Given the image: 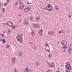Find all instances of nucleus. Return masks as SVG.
<instances>
[{"label": "nucleus", "instance_id": "1", "mask_svg": "<svg viewBox=\"0 0 72 72\" xmlns=\"http://www.w3.org/2000/svg\"><path fill=\"white\" fill-rule=\"evenodd\" d=\"M65 68L67 70H72V68L71 66L70 62H67L65 66Z\"/></svg>", "mask_w": 72, "mask_h": 72}, {"label": "nucleus", "instance_id": "2", "mask_svg": "<svg viewBox=\"0 0 72 72\" xmlns=\"http://www.w3.org/2000/svg\"><path fill=\"white\" fill-rule=\"evenodd\" d=\"M53 9V6L51 4H49L46 7V10H48V11H52Z\"/></svg>", "mask_w": 72, "mask_h": 72}, {"label": "nucleus", "instance_id": "3", "mask_svg": "<svg viewBox=\"0 0 72 72\" xmlns=\"http://www.w3.org/2000/svg\"><path fill=\"white\" fill-rule=\"evenodd\" d=\"M7 24V25L10 27H11L12 26H13V22L12 21H9L6 23Z\"/></svg>", "mask_w": 72, "mask_h": 72}, {"label": "nucleus", "instance_id": "4", "mask_svg": "<svg viewBox=\"0 0 72 72\" xmlns=\"http://www.w3.org/2000/svg\"><path fill=\"white\" fill-rule=\"evenodd\" d=\"M16 39L19 41L20 43L22 44L23 42V38H16Z\"/></svg>", "mask_w": 72, "mask_h": 72}, {"label": "nucleus", "instance_id": "5", "mask_svg": "<svg viewBox=\"0 0 72 72\" xmlns=\"http://www.w3.org/2000/svg\"><path fill=\"white\" fill-rule=\"evenodd\" d=\"M62 46H66L67 43V41L65 40H62L61 42Z\"/></svg>", "mask_w": 72, "mask_h": 72}, {"label": "nucleus", "instance_id": "6", "mask_svg": "<svg viewBox=\"0 0 72 72\" xmlns=\"http://www.w3.org/2000/svg\"><path fill=\"white\" fill-rule=\"evenodd\" d=\"M42 32H43V30H41L39 31L38 32L39 35L40 36H42Z\"/></svg>", "mask_w": 72, "mask_h": 72}, {"label": "nucleus", "instance_id": "7", "mask_svg": "<svg viewBox=\"0 0 72 72\" xmlns=\"http://www.w3.org/2000/svg\"><path fill=\"white\" fill-rule=\"evenodd\" d=\"M48 33L49 35H53L54 34V32L53 31H49Z\"/></svg>", "mask_w": 72, "mask_h": 72}, {"label": "nucleus", "instance_id": "8", "mask_svg": "<svg viewBox=\"0 0 72 72\" xmlns=\"http://www.w3.org/2000/svg\"><path fill=\"white\" fill-rule=\"evenodd\" d=\"M32 26L34 28H39L40 27V26H38V24H32Z\"/></svg>", "mask_w": 72, "mask_h": 72}, {"label": "nucleus", "instance_id": "9", "mask_svg": "<svg viewBox=\"0 0 72 72\" xmlns=\"http://www.w3.org/2000/svg\"><path fill=\"white\" fill-rule=\"evenodd\" d=\"M28 8H29L28 7L27 8H26L25 9H22L24 10V12H29V10H30V8L28 9Z\"/></svg>", "mask_w": 72, "mask_h": 72}, {"label": "nucleus", "instance_id": "10", "mask_svg": "<svg viewBox=\"0 0 72 72\" xmlns=\"http://www.w3.org/2000/svg\"><path fill=\"white\" fill-rule=\"evenodd\" d=\"M18 36H19L17 37L16 38H23V35L22 34H19L18 35Z\"/></svg>", "mask_w": 72, "mask_h": 72}, {"label": "nucleus", "instance_id": "11", "mask_svg": "<svg viewBox=\"0 0 72 72\" xmlns=\"http://www.w3.org/2000/svg\"><path fill=\"white\" fill-rule=\"evenodd\" d=\"M28 69H29L28 68H26V71L27 72H31V70H30V69L29 70H28Z\"/></svg>", "mask_w": 72, "mask_h": 72}, {"label": "nucleus", "instance_id": "12", "mask_svg": "<svg viewBox=\"0 0 72 72\" xmlns=\"http://www.w3.org/2000/svg\"><path fill=\"white\" fill-rule=\"evenodd\" d=\"M31 34L32 36H34L35 35V33H34V31H33V30H32Z\"/></svg>", "mask_w": 72, "mask_h": 72}, {"label": "nucleus", "instance_id": "13", "mask_svg": "<svg viewBox=\"0 0 72 72\" xmlns=\"http://www.w3.org/2000/svg\"><path fill=\"white\" fill-rule=\"evenodd\" d=\"M17 27V26L14 25L12 26V29H15V28H16Z\"/></svg>", "mask_w": 72, "mask_h": 72}, {"label": "nucleus", "instance_id": "14", "mask_svg": "<svg viewBox=\"0 0 72 72\" xmlns=\"http://www.w3.org/2000/svg\"><path fill=\"white\" fill-rule=\"evenodd\" d=\"M12 61L14 62L15 63V58H12Z\"/></svg>", "mask_w": 72, "mask_h": 72}, {"label": "nucleus", "instance_id": "15", "mask_svg": "<svg viewBox=\"0 0 72 72\" xmlns=\"http://www.w3.org/2000/svg\"><path fill=\"white\" fill-rule=\"evenodd\" d=\"M19 56H21V55H22V52H19Z\"/></svg>", "mask_w": 72, "mask_h": 72}, {"label": "nucleus", "instance_id": "16", "mask_svg": "<svg viewBox=\"0 0 72 72\" xmlns=\"http://www.w3.org/2000/svg\"><path fill=\"white\" fill-rule=\"evenodd\" d=\"M70 49H69L68 50V53L69 54H71V53H72L71 50Z\"/></svg>", "mask_w": 72, "mask_h": 72}, {"label": "nucleus", "instance_id": "17", "mask_svg": "<svg viewBox=\"0 0 72 72\" xmlns=\"http://www.w3.org/2000/svg\"><path fill=\"white\" fill-rule=\"evenodd\" d=\"M55 7L56 9L57 10H59V7H58V6H55Z\"/></svg>", "mask_w": 72, "mask_h": 72}, {"label": "nucleus", "instance_id": "18", "mask_svg": "<svg viewBox=\"0 0 72 72\" xmlns=\"http://www.w3.org/2000/svg\"><path fill=\"white\" fill-rule=\"evenodd\" d=\"M35 19L37 21H39L40 19V18H39V17H37Z\"/></svg>", "mask_w": 72, "mask_h": 72}, {"label": "nucleus", "instance_id": "19", "mask_svg": "<svg viewBox=\"0 0 72 72\" xmlns=\"http://www.w3.org/2000/svg\"><path fill=\"white\" fill-rule=\"evenodd\" d=\"M2 41L4 44H5L6 42V40L5 39H2Z\"/></svg>", "mask_w": 72, "mask_h": 72}, {"label": "nucleus", "instance_id": "20", "mask_svg": "<svg viewBox=\"0 0 72 72\" xmlns=\"http://www.w3.org/2000/svg\"><path fill=\"white\" fill-rule=\"evenodd\" d=\"M72 50V44H71L69 46V49Z\"/></svg>", "mask_w": 72, "mask_h": 72}, {"label": "nucleus", "instance_id": "21", "mask_svg": "<svg viewBox=\"0 0 72 72\" xmlns=\"http://www.w3.org/2000/svg\"><path fill=\"white\" fill-rule=\"evenodd\" d=\"M30 20H32V19H33V17L32 16H30Z\"/></svg>", "mask_w": 72, "mask_h": 72}, {"label": "nucleus", "instance_id": "22", "mask_svg": "<svg viewBox=\"0 0 72 72\" xmlns=\"http://www.w3.org/2000/svg\"><path fill=\"white\" fill-rule=\"evenodd\" d=\"M2 10H3V12H4V11H5V8H3Z\"/></svg>", "mask_w": 72, "mask_h": 72}, {"label": "nucleus", "instance_id": "23", "mask_svg": "<svg viewBox=\"0 0 72 72\" xmlns=\"http://www.w3.org/2000/svg\"><path fill=\"white\" fill-rule=\"evenodd\" d=\"M24 24H28V22H26V21H25L24 22Z\"/></svg>", "mask_w": 72, "mask_h": 72}, {"label": "nucleus", "instance_id": "24", "mask_svg": "<svg viewBox=\"0 0 72 72\" xmlns=\"http://www.w3.org/2000/svg\"><path fill=\"white\" fill-rule=\"evenodd\" d=\"M46 51H48V52H50V50H45Z\"/></svg>", "mask_w": 72, "mask_h": 72}, {"label": "nucleus", "instance_id": "25", "mask_svg": "<svg viewBox=\"0 0 72 72\" xmlns=\"http://www.w3.org/2000/svg\"><path fill=\"white\" fill-rule=\"evenodd\" d=\"M7 4H8V3H6L4 4V6H6Z\"/></svg>", "mask_w": 72, "mask_h": 72}, {"label": "nucleus", "instance_id": "26", "mask_svg": "<svg viewBox=\"0 0 72 72\" xmlns=\"http://www.w3.org/2000/svg\"><path fill=\"white\" fill-rule=\"evenodd\" d=\"M45 46H48V44L47 43H46L45 44Z\"/></svg>", "mask_w": 72, "mask_h": 72}, {"label": "nucleus", "instance_id": "27", "mask_svg": "<svg viewBox=\"0 0 72 72\" xmlns=\"http://www.w3.org/2000/svg\"><path fill=\"white\" fill-rule=\"evenodd\" d=\"M18 3H17V1H16L15 3V4L16 5H18Z\"/></svg>", "mask_w": 72, "mask_h": 72}, {"label": "nucleus", "instance_id": "28", "mask_svg": "<svg viewBox=\"0 0 72 72\" xmlns=\"http://www.w3.org/2000/svg\"><path fill=\"white\" fill-rule=\"evenodd\" d=\"M24 7H25V8H26V6H23L22 8H21V9H23V8H24Z\"/></svg>", "mask_w": 72, "mask_h": 72}, {"label": "nucleus", "instance_id": "29", "mask_svg": "<svg viewBox=\"0 0 72 72\" xmlns=\"http://www.w3.org/2000/svg\"><path fill=\"white\" fill-rule=\"evenodd\" d=\"M62 48L63 49H67V47H62Z\"/></svg>", "mask_w": 72, "mask_h": 72}, {"label": "nucleus", "instance_id": "30", "mask_svg": "<svg viewBox=\"0 0 72 72\" xmlns=\"http://www.w3.org/2000/svg\"><path fill=\"white\" fill-rule=\"evenodd\" d=\"M49 58H51V55H49Z\"/></svg>", "mask_w": 72, "mask_h": 72}, {"label": "nucleus", "instance_id": "31", "mask_svg": "<svg viewBox=\"0 0 72 72\" xmlns=\"http://www.w3.org/2000/svg\"><path fill=\"white\" fill-rule=\"evenodd\" d=\"M71 15H69V18H71Z\"/></svg>", "mask_w": 72, "mask_h": 72}, {"label": "nucleus", "instance_id": "32", "mask_svg": "<svg viewBox=\"0 0 72 72\" xmlns=\"http://www.w3.org/2000/svg\"><path fill=\"white\" fill-rule=\"evenodd\" d=\"M36 65H37V66H39V63H38V62L36 63Z\"/></svg>", "mask_w": 72, "mask_h": 72}, {"label": "nucleus", "instance_id": "33", "mask_svg": "<svg viewBox=\"0 0 72 72\" xmlns=\"http://www.w3.org/2000/svg\"><path fill=\"white\" fill-rule=\"evenodd\" d=\"M17 69L16 68H15V72H17V70H16Z\"/></svg>", "mask_w": 72, "mask_h": 72}, {"label": "nucleus", "instance_id": "34", "mask_svg": "<svg viewBox=\"0 0 72 72\" xmlns=\"http://www.w3.org/2000/svg\"><path fill=\"white\" fill-rule=\"evenodd\" d=\"M9 45H7L6 46V48H9Z\"/></svg>", "mask_w": 72, "mask_h": 72}, {"label": "nucleus", "instance_id": "35", "mask_svg": "<svg viewBox=\"0 0 72 72\" xmlns=\"http://www.w3.org/2000/svg\"><path fill=\"white\" fill-rule=\"evenodd\" d=\"M27 3L28 4H31V3L28 2H27Z\"/></svg>", "mask_w": 72, "mask_h": 72}, {"label": "nucleus", "instance_id": "36", "mask_svg": "<svg viewBox=\"0 0 72 72\" xmlns=\"http://www.w3.org/2000/svg\"><path fill=\"white\" fill-rule=\"evenodd\" d=\"M8 32H9L10 33V32H11V31H10V30H8Z\"/></svg>", "mask_w": 72, "mask_h": 72}, {"label": "nucleus", "instance_id": "37", "mask_svg": "<svg viewBox=\"0 0 72 72\" xmlns=\"http://www.w3.org/2000/svg\"><path fill=\"white\" fill-rule=\"evenodd\" d=\"M49 67H50V68H53V66H49Z\"/></svg>", "mask_w": 72, "mask_h": 72}, {"label": "nucleus", "instance_id": "38", "mask_svg": "<svg viewBox=\"0 0 72 72\" xmlns=\"http://www.w3.org/2000/svg\"><path fill=\"white\" fill-rule=\"evenodd\" d=\"M2 37H4V35L3 34L2 35Z\"/></svg>", "mask_w": 72, "mask_h": 72}, {"label": "nucleus", "instance_id": "39", "mask_svg": "<svg viewBox=\"0 0 72 72\" xmlns=\"http://www.w3.org/2000/svg\"><path fill=\"white\" fill-rule=\"evenodd\" d=\"M47 72H50V71L49 70H48Z\"/></svg>", "mask_w": 72, "mask_h": 72}, {"label": "nucleus", "instance_id": "40", "mask_svg": "<svg viewBox=\"0 0 72 72\" xmlns=\"http://www.w3.org/2000/svg\"><path fill=\"white\" fill-rule=\"evenodd\" d=\"M66 72H70V71H67L66 70Z\"/></svg>", "mask_w": 72, "mask_h": 72}, {"label": "nucleus", "instance_id": "41", "mask_svg": "<svg viewBox=\"0 0 72 72\" xmlns=\"http://www.w3.org/2000/svg\"><path fill=\"white\" fill-rule=\"evenodd\" d=\"M9 2V0H7V2L8 3Z\"/></svg>", "mask_w": 72, "mask_h": 72}, {"label": "nucleus", "instance_id": "42", "mask_svg": "<svg viewBox=\"0 0 72 72\" xmlns=\"http://www.w3.org/2000/svg\"><path fill=\"white\" fill-rule=\"evenodd\" d=\"M30 44H33V43H32V42H30Z\"/></svg>", "mask_w": 72, "mask_h": 72}, {"label": "nucleus", "instance_id": "43", "mask_svg": "<svg viewBox=\"0 0 72 72\" xmlns=\"http://www.w3.org/2000/svg\"><path fill=\"white\" fill-rule=\"evenodd\" d=\"M59 33L61 34V33H62V32H61L60 31H59Z\"/></svg>", "mask_w": 72, "mask_h": 72}, {"label": "nucleus", "instance_id": "44", "mask_svg": "<svg viewBox=\"0 0 72 72\" xmlns=\"http://www.w3.org/2000/svg\"><path fill=\"white\" fill-rule=\"evenodd\" d=\"M56 72H60V71H57Z\"/></svg>", "mask_w": 72, "mask_h": 72}, {"label": "nucleus", "instance_id": "45", "mask_svg": "<svg viewBox=\"0 0 72 72\" xmlns=\"http://www.w3.org/2000/svg\"><path fill=\"white\" fill-rule=\"evenodd\" d=\"M48 65H50V63H49V62H48Z\"/></svg>", "mask_w": 72, "mask_h": 72}, {"label": "nucleus", "instance_id": "46", "mask_svg": "<svg viewBox=\"0 0 72 72\" xmlns=\"http://www.w3.org/2000/svg\"><path fill=\"white\" fill-rule=\"evenodd\" d=\"M2 40H3V39H0V41H2Z\"/></svg>", "mask_w": 72, "mask_h": 72}, {"label": "nucleus", "instance_id": "47", "mask_svg": "<svg viewBox=\"0 0 72 72\" xmlns=\"http://www.w3.org/2000/svg\"><path fill=\"white\" fill-rule=\"evenodd\" d=\"M1 4L0 3V8L1 7Z\"/></svg>", "mask_w": 72, "mask_h": 72}, {"label": "nucleus", "instance_id": "48", "mask_svg": "<svg viewBox=\"0 0 72 72\" xmlns=\"http://www.w3.org/2000/svg\"><path fill=\"white\" fill-rule=\"evenodd\" d=\"M19 17H21V14H19Z\"/></svg>", "mask_w": 72, "mask_h": 72}, {"label": "nucleus", "instance_id": "49", "mask_svg": "<svg viewBox=\"0 0 72 72\" xmlns=\"http://www.w3.org/2000/svg\"><path fill=\"white\" fill-rule=\"evenodd\" d=\"M52 64H53V65H54V63H53V62H52Z\"/></svg>", "mask_w": 72, "mask_h": 72}, {"label": "nucleus", "instance_id": "50", "mask_svg": "<svg viewBox=\"0 0 72 72\" xmlns=\"http://www.w3.org/2000/svg\"><path fill=\"white\" fill-rule=\"evenodd\" d=\"M19 8L20 9H22V8H21V7H20Z\"/></svg>", "mask_w": 72, "mask_h": 72}, {"label": "nucleus", "instance_id": "51", "mask_svg": "<svg viewBox=\"0 0 72 72\" xmlns=\"http://www.w3.org/2000/svg\"><path fill=\"white\" fill-rule=\"evenodd\" d=\"M3 33H5V31H4L3 32Z\"/></svg>", "mask_w": 72, "mask_h": 72}, {"label": "nucleus", "instance_id": "52", "mask_svg": "<svg viewBox=\"0 0 72 72\" xmlns=\"http://www.w3.org/2000/svg\"><path fill=\"white\" fill-rule=\"evenodd\" d=\"M18 1H19V2H20L21 1V0H18Z\"/></svg>", "mask_w": 72, "mask_h": 72}, {"label": "nucleus", "instance_id": "53", "mask_svg": "<svg viewBox=\"0 0 72 72\" xmlns=\"http://www.w3.org/2000/svg\"><path fill=\"white\" fill-rule=\"evenodd\" d=\"M62 32L63 33H65V32L63 31Z\"/></svg>", "mask_w": 72, "mask_h": 72}, {"label": "nucleus", "instance_id": "54", "mask_svg": "<svg viewBox=\"0 0 72 72\" xmlns=\"http://www.w3.org/2000/svg\"><path fill=\"white\" fill-rule=\"evenodd\" d=\"M20 22H21V20H20Z\"/></svg>", "mask_w": 72, "mask_h": 72}, {"label": "nucleus", "instance_id": "55", "mask_svg": "<svg viewBox=\"0 0 72 72\" xmlns=\"http://www.w3.org/2000/svg\"><path fill=\"white\" fill-rule=\"evenodd\" d=\"M20 4H22V3H20Z\"/></svg>", "mask_w": 72, "mask_h": 72}, {"label": "nucleus", "instance_id": "56", "mask_svg": "<svg viewBox=\"0 0 72 72\" xmlns=\"http://www.w3.org/2000/svg\"><path fill=\"white\" fill-rule=\"evenodd\" d=\"M34 49H36V48L35 47H34Z\"/></svg>", "mask_w": 72, "mask_h": 72}, {"label": "nucleus", "instance_id": "57", "mask_svg": "<svg viewBox=\"0 0 72 72\" xmlns=\"http://www.w3.org/2000/svg\"><path fill=\"white\" fill-rule=\"evenodd\" d=\"M48 1H49V0H47Z\"/></svg>", "mask_w": 72, "mask_h": 72}, {"label": "nucleus", "instance_id": "58", "mask_svg": "<svg viewBox=\"0 0 72 72\" xmlns=\"http://www.w3.org/2000/svg\"><path fill=\"white\" fill-rule=\"evenodd\" d=\"M58 70H59V69H58Z\"/></svg>", "mask_w": 72, "mask_h": 72}, {"label": "nucleus", "instance_id": "59", "mask_svg": "<svg viewBox=\"0 0 72 72\" xmlns=\"http://www.w3.org/2000/svg\"><path fill=\"white\" fill-rule=\"evenodd\" d=\"M54 67L55 68V66H54Z\"/></svg>", "mask_w": 72, "mask_h": 72}]
</instances>
